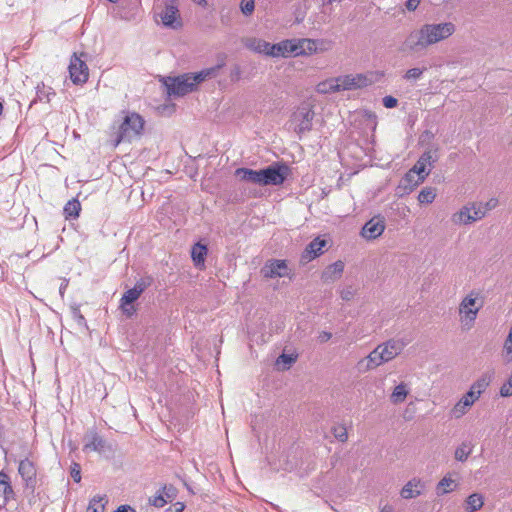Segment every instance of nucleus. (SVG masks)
Segmentation results:
<instances>
[{
	"mask_svg": "<svg viewBox=\"0 0 512 512\" xmlns=\"http://www.w3.org/2000/svg\"><path fill=\"white\" fill-rule=\"evenodd\" d=\"M455 32L451 22L424 24L420 29L412 31L405 39L404 49L420 52L427 47L449 38Z\"/></svg>",
	"mask_w": 512,
	"mask_h": 512,
	"instance_id": "obj_1",
	"label": "nucleus"
},
{
	"mask_svg": "<svg viewBox=\"0 0 512 512\" xmlns=\"http://www.w3.org/2000/svg\"><path fill=\"white\" fill-rule=\"evenodd\" d=\"M290 172V167L286 163L274 162L260 170L238 168L235 175L243 181L261 186H279L285 182Z\"/></svg>",
	"mask_w": 512,
	"mask_h": 512,
	"instance_id": "obj_2",
	"label": "nucleus"
},
{
	"mask_svg": "<svg viewBox=\"0 0 512 512\" xmlns=\"http://www.w3.org/2000/svg\"><path fill=\"white\" fill-rule=\"evenodd\" d=\"M223 63L206 68L197 73H184L176 77H167L164 85L169 96H184L197 88V85L208 78L216 77Z\"/></svg>",
	"mask_w": 512,
	"mask_h": 512,
	"instance_id": "obj_3",
	"label": "nucleus"
},
{
	"mask_svg": "<svg viewBox=\"0 0 512 512\" xmlns=\"http://www.w3.org/2000/svg\"><path fill=\"white\" fill-rule=\"evenodd\" d=\"M144 124V119L138 113L127 112L118 127L115 146L119 145L121 142H131L140 137L144 129Z\"/></svg>",
	"mask_w": 512,
	"mask_h": 512,
	"instance_id": "obj_4",
	"label": "nucleus"
},
{
	"mask_svg": "<svg viewBox=\"0 0 512 512\" xmlns=\"http://www.w3.org/2000/svg\"><path fill=\"white\" fill-rule=\"evenodd\" d=\"M372 84V79L364 74L344 75L337 77L334 84H330L329 90L338 92L344 90H354L366 87Z\"/></svg>",
	"mask_w": 512,
	"mask_h": 512,
	"instance_id": "obj_5",
	"label": "nucleus"
},
{
	"mask_svg": "<svg viewBox=\"0 0 512 512\" xmlns=\"http://www.w3.org/2000/svg\"><path fill=\"white\" fill-rule=\"evenodd\" d=\"M478 293L472 291L467 295L459 305V313L461 315V322L470 328L476 320L477 314L482 307V303L477 305Z\"/></svg>",
	"mask_w": 512,
	"mask_h": 512,
	"instance_id": "obj_6",
	"label": "nucleus"
},
{
	"mask_svg": "<svg viewBox=\"0 0 512 512\" xmlns=\"http://www.w3.org/2000/svg\"><path fill=\"white\" fill-rule=\"evenodd\" d=\"M482 218H484V211L477 207L476 202H471L455 212L451 217V221L455 225H469Z\"/></svg>",
	"mask_w": 512,
	"mask_h": 512,
	"instance_id": "obj_7",
	"label": "nucleus"
},
{
	"mask_svg": "<svg viewBox=\"0 0 512 512\" xmlns=\"http://www.w3.org/2000/svg\"><path fill=\"white\" fill-rule=\"evenodd\" d=\"M314 111L308 105H303L293 114V121L296 122L295 132L301 136L312 129Z\"/></svg>",
	"mask_w": 512,
	"mask_h": 512,
	"instance_id": "obj_8",
	"label": "nucleus"
},
{
	"mask_svg": "<svg viewBox=\"0 0 512 512\" xmlns=\"http://www.w3.org/2000/svg\"><path fill=\"white\" fill-rule=\"evenodd\" d=\"M18 473L24 482L25 488L34 492L37 484V470L34 462L28 458L22 459L18 465Z\"/></svg>",
	"mask_w": 512,
	"mask_h": 512,
	"instance_id": "obj_9",
	"label": "nucleus"
},
{
	"mask_svg": "<svg viewBox=\"0 0 512 512\" xmlns=\"http://www.w3.org/2000/svg\"><path fill=\"white\" fill-rule=\"evenodd\" d=\"M69 73L72 82L76 85L84 84L88 81L89 69L85 61L73 55L70 60Z\"/></svg>",
	"mask_w": 512,
	"mask_h": 512,
	"instance_id": "obj_10",
	"label": "nucleus"
},
{
	"mask_svg": "<svg viewBox=\"0 0 512 512\" xmlns=\"http://www.w3.org/2000/svg\"><path fill=\"white\" fill-rule=\"evenodd\" d=\"M385 230V219L378 215L365 223L361 230V236L367 240H374L382 235Z\"/></svg>",
	"mask_w": 512,
	"mask_h": 512,
	"instance_id": "obj_11",
	"label": "nucleus"
},
{
	"mask_svg": "<svg viewBox=\"0 0 512 512\" xmlns=\"http://www.w3.org/2000/svg\"><path fill=\"white\" fill-rule=\"evenodd\" d=\"M383 363H386V360L381 354V348L378 345L367 357L362 358L357 362L356 368L360 373H365L375 369Z\"/></svg>",
	"mask_w": 512,
	"mask_h": 512,
	"instance_id": "obj_12",
	"label": "nucleus"
},
{
	"mask_svg": "<svg viewBox=\"0 0 512 512\" xmlns=\"http://www.w3.org/2000/svg\"><path fill=\"white\" fill-rule=\"evenodd\" d=\"M265 278L285 277L290 274V270L285 260H268L261 270Z\"/></svg>",
	"mask_w": 512,
	"mask_h": 512,
	"instance_id": "obj_13",
	"label": "nucleus"
},
{
	"mask_svg": "<svg viewBox=\"0 0 512 512\" xmlns=\"http://www.w3.org/2000/svg\"><path fill=\"white\" fill-rule=\"evenodd\" d=\"M170 3L165 4L164 10L159 14L164 26L170 28H178L181 26L179 10L176 0H169Z\"/></svg>",
	"mask_w": 512,
	"mask_h": 512,
	"instance_id": "obj_14",
	"label": "nucleus"
},
{
	"mask_svg": "<svg viewBox=\"0 0 512 512\" xmlns=\"http://www.w3.org/2000/svg\"><path fill=\"white\" fill-rule=\"evenodd\" d=\"M425 179L415 173L414 170L410 169L400 180L397 186V194L403 196L411 193L420 183Z\"/></svg>",
	"mask_w": 512,
	"mask_h": 512,
	"instance_id": "obj_15",
	"label": "nucleus"
},
{
	"mask_svg": "<svg viewBox=\"0 0 512 512\" xmlns=\"http://www.w3.org/2000/svg\"><path fill=\"white\" fill-rule=\"evenodd\" d=\"M408 344L403 339H390L384 343L379 344L381 354L384 356L386 362L393 360L397 357Z\"/></svg>",
	"mask_w": 512,
	"mask_h": 512,
	"instance_id": "obj_16",
	"label": "nucleus"
},
{
	"mask_svg": "<svg viewBox=\"0 0 512 512\" xmlns=\"http://www.w3.org/2000/svg\"><path fill=\"white\" fill-rule=\"evenodd\" d=\"M297 56L296 39H286L270 47V57Z\"/></svg>",
	"mask_w": 512,
	"mask_h": 512,
	"instance_id": "obj_17",
	"label": "nucleus"
},
{
	"mask_svg": "<svg viewBox=\"0 0 512 512\" xmlns=\"http://www.w3.org/2000/svg\"><path fill=\"white\" fill-rule=\"evenodd\" d=\"M434 154H436V150L434 152H424L411 169L414 170L417 175L425 179L429 175L430 170L433 167V163L437 160V157L434 156Z\"/></svg>",
	"mask_w": 512,
	"mask_h": 512,
	"instance_id": "obj_18",
	"label": "nucleus"
},
{
	"mask_svg": "<svg viewBox=\"0 0 512 512\" xmlns=\"http://www.w3.org/2000/svg\"><path fill=\"white\" fill-rule=\"evenodd\" d=\"M326 241L320 239L319 237L312 240L304 249L301 254L300 262L301 264H306L313 260L314 258L320 256L322 254V249L325 247Z\"/></svg>",
	"mask_w": 512,
	"mask_h": 512,
	"instance_id": "obj_19",
	"label": "nucleus"
},
{
	"mask_svg": "<svg viewBox=\"0 0 512 512\" xmlns=\"http://www.w3.org/2000/svg\"><path fill=\"white\" fill-rule=\"evenodd\" d=\"M426 488L425 482L419 478L409 480L401 489L400 495L403 499H413L420 496Z\"/></svg>",
	"mask_w": 512,
	"mask_h": 512,
	"instance_id": "obj_20",
	"label": "nucleus"
},
{
	"mask_svg": "<svg viewBox=\"0 0 512 512\" xmlns=\"http://www.w3.org/2000/svg\"><path fill=\"white\" fill-rule=\"evenodd\" d=\"M0 496L4 499V504L15 499V492L12 488L10 477L4 471H0Z\"/></svg>",
	"mask_w": 512,
	"mask_h": 512,
	"instance_id": "obj_21",
	"label": "nucleus"
},
{
	"mask_svg": "<svg viewBox=\"0 0 512 512\" xmlns=\"http://www.w3.org/2000/svg\"><path fill=\"white\" fill-rule=\"evenodd\" d=\"M245 46L253 52L270 56L272 44L260 38H248L245 41Z\"/></svg>",
	"mask_w": 512,
	"mask_h": 512,
	"instance_id": "obj_22",
	"label": "nucleus"
},
{
	"mask_svg": "<svg viewBox=\"0 0 512 512\" xmlns=\"http://www.w3.org/2000/svg\"><path fill=\"white\" fill-rule=\"evenodd\" d=\"M344 270V263L342 261H336L329 265L322 273V279L324 282H334L341 277Z\"/></svg>",
	"mask_w": 512,
	"mask_h": 512,
	"instance_id": "obj_23",
	"label": "nucleus"
},
{
	"mask_svg": "<svg viewBox=\"0 0 512 512\" xmlns=\"http://www.w3.org/2000/svg\"><path fill=\"white\" fill-rule=\"evenodd\" d=\"M207 246L200 242L194 244L191 249V258L196 267H204L205 257L207 255Z\"/></svg>",
	"mask_w": 512,
	"mask_h": 512,
	"instance_id": "obj_24",
	"label": "nucleus"
},
{
	"mask_svg": "<svg viewBox=\"0 0 512 512\" xmlns=\"http://www.w3.org/2000/svg\"><path fill=\"white\" fill-rule=\"evenodd\" d=\"M297 56L309 55L316 51V42L312 39H296Z\"/></svg>",
	"mask_w": 512,
	"mask_h": 512,
	"instance_id": "obj_25",
	"label": "nucleus"
},
{
	"mask_svg": "<svg viewBox=\"0 0 512 512\" xmlns=\"http://www.w3.org/2000/svg\"><path fill=\"white\" fill-rule=\"evenodd\" d=\"M81 210V204L77 199H72L66 203L64 206V215L66 219L69 218H77L79 216Z\"/></svg>",
	"mask_w": 512,
	"mask_h": 512,
	"instance_id": "obj_26",
	"label": "nucleus"
},
{
	"mask_svg": "<svg viewBox=\"0 0 512 512\" xmlns=\"http://www.w3.org/2000/svg\"><path fill=\"white\" fill-rule=\"evenodd\" d=\"M408 388H407V385L405 383H400L399 385H397L392 394H391V402L394 403V404H399V403H402L405 398L407 397L408 395Z\"/></svg>",
	"mask_w": 512,
	"mask_h": 512,
	"instance_id": "obj_27",
	"label": "nucleus"
},
{
	"mask_svg": "<svg viewBox=\"0 0 512 512\" xmlns=\"http://www.w3.org/2000/svg\"><path fill=\"white\" fill-rule=\"evenodd\" d=\"M472 406V401L469 402L467 399H460L453 409L451 410L452 417L458 419L461 418L463 415H465L469 409V407Z\"/></svg>",
	"mask_w": 512,
	"mask_h": 512,
	"instance_id": "obj_28",
	"label": "nucleus"
},
{
	"mask_svg": "<svg viewBox=\"0 0 512 512\" xmlns=\"http://www.w3.org/2000/svg\"><path fill=\"white\" fill-rule=\"evenodd\" d=\"M466 510L468 512H476L483 506V497L481 494H471L466 500Z\"/></svg>",
	"mask_w": 512,
	"mask_h": 512,
	"instance_id": "obj_29",
	"label": "nucleus"
},
{
	"mask_svg": "<svg viewBox=\"0 0 512 512\" xmlns=\"http://www.w3.org/2000/svg\"><path fill=\"white\" fill-rule=\"evenodd\" d=\"M457 486L455 480L451 477L445 476L437 485V494L444 495L454 490Z\"/></svg>",
	"mask_w": 512,
	"mask_h": 512,
	"instance_id": "obj_30",
	"label": "nucleus"
},
{
	"mask_svg": "<svg viewBox=\"0 0 512 512\" xmlns=\"http://www.w3.org/2000/svg\"><path fill=\"white\" fill-rule=\"evenodd\" d=\"M436 198V189L433 187H424L418 195V201L421 204H430Z\"/></svg>",
	"mask_w": 512,
	"mask_h": 512,
	"instance_id": "obj_31",
	"label": "nucleus"
},
{
	"mask_svg": "<svg viewBox=\"0 0 512 512\" xmlns=\"http://www.w3.org/2000/svg\"><path fill=\"white\" fill-rule=\"evenodd\" d=\"M105 447V440L97 433H92L90 441L85 445V449L93 451H102Z\"/></svg>",
	"mask_w": 512,
	"mask_h": 512,
	"instance_id": "obj_32",
	"label": "nucleus"
},
{
	"mask_svg": "<svg viewBox=\"0 0 512 512\" xmlns=\"http://www.w3.org/2000/svg\"><path fill=\"white\" fill-rule=\"evenodd\" d=\"M491 381V377L488 375L481 376L476 382L472 384L470 389L476 392L479 396L486 390Z\"/></svg>",
	"mask_w": 512,
	"mask_h": 512,
	"instance_id": "obj_33",
	"label": "nucleus"
},
{
	"mask_svg": "<svg viewBox=\"0 0 512 512\" xmlns=\"http://www.w3.org/2000/svg\"><path fill=\"white\" fill-rule=\"evenodd\" d=\"M472 452V447L468 443H462L457 449L455 450V458L458 461H465L469 457V455Z\"/></svg>",
	"mask_w": 512,
	"mask_h": 512,
	"instance_id": "obj_34",
	"label": "nucleus"
},
{
	"mask_svg": "<svg viewBox=\"0 0 512 512\" xmlns=\"http://www.w3.org/2000/svg\"><path fill=\"white\" fill-rule=\"evenodd\" d=\"M104 500V497L102 496H95L90 501L87 512H103L104 511V504L102 501Z\"/></svg>",
	"mask_w": 512,
	"mask_h": 512,
	"instance_id": "obj_35",
	"label": "nucleus"
},
{
	"mask_svg": "<svg viewBox=\"0 0 512 512\" xmlns=\"http://www.w3.org/2000/svg\"><path fill=\"white\" fill-rule=\"evenodd\" d=\"M141 295L134 288L128 289L120 299L122 304H133Z\"/></svg>",
	"mask_w": 512,
	"mask_h": 512,
	"instance_id": "obj_36",
	"label": "nucleus"
},
{
	"mask_svg": "<svg viewBox=\"0 0 512 512\" xmlns=\"http://www.w3.org/2000/svg\"><path fill=\"white\" fill-rule=\"evenodd\" d=\"M426 70L425 67L423 68H411L409 70L406 71V73L404 74L403 78L407 81H417L419 80L424 71Z\"/></svg>",
	"mask_w": 512,
	"mask_h": 512,
	"instance_id": "obj_37",
	"label": "nucleus"
},
{
	"mask_svg": "<svg viewBox=\"0 0 512 512\" xmlns=\"http://www.w3.org/2000/svg\"><path fill=\"white\" fill-rule=\"evenodd\" d=\"M332 432H333L334 437L337 440H339L341 442L347 441L348 433H347L346 427H344L342 425L335 426V427H333Z\"/></svg>",
	"mask_w": 512,
	"mask_h": 512,
	"instance_id": "obj_38",
	"label": "nucleus"
},
{
	"mask_svg": "<svg viewBox=\"0 0 512 512\" xmlns=\"http://www.w3.org/2000/svg\"><path fill=\"white\" fill-rule=\"evenodd\" d=\"M497 204H498V200L495 198H491L485 203L476 202L477 207H480L481 210L484 211V217L486 216L488 211L496 208Z\"/></svg>",
	"mask_w": 512,
	"mask_h": 512,
	"instance_id": "obj_39",
	"label": "nucleus"
},
{
	"mask_svg": "<svg viewBox=\"0 0 512 512\" xmlns=\"http://www.w3.org/2000/svg\"><path fill=\"white\" fill-rule=\"evenodd\" d=\"M151 283L152 279L150 277L141 278L135 283L133 288L141 295L151 285Z\"/></svg>",
	"mask_w": 512,
	"mask_h": 512,
	"instance_id": "obj_40",
	"label": "nucleus"
},
{
	"mask_svg": "<svg viewBox=\"0 0 512 512\" xmlns=\"http://www.w3.org/2000/svg\"><path fill=\"white\" fill-rule=\"evenodd\" d=\"M240 9L244 15H251L255 9L254 0H242L240 3Z\"/></svg>",
	"mask_w": 512,
	"mask_h": 512,
	"instance_id": "obj_41",
	"label": "nucleus"
},
{
	"mask_svg": "<svg viewBox=\"0 0 512 512\" xmlns=\"http://www.w3.org/2000/svg\"><path fill=\"white\" fill-rule=\"evenodd\" d=\"M296 359H297V357L292 354L282 353L277 359V364L283 363L286 365V367H284V369H288L290 367V365L296 361Z\"/></svg>",
	"mask_w": 512,
	"mask_h": 512,
	"instance_id": "obj_42",
	"label": "nucleus"
},
{
	"mask_svg": "<svg viewBox=\"0 0 512 512\" xmlns=\"http://www.w3.org/2000/svg\"><path fill=\"white\" fill-rule=\"evenodd\" d=\"M503 357L506 362L512 361V339L506 338L503 346Z\"/></svg>",
	"mask_w": 512,
	"mask_h": 512,
	"instance_id": "obj_43",
	"label": "nucleus"
},
{
	"mask_svg": "<svg viewBox=\"0 0 512 512\" xmlns=\"http://www.w3.org/2000/svg\"><path fill=\"white\" fill-rule=\"evenodd\" d=\"M70 475L75 482L81 481V467L78 463H73L70 468Z\"/></svg>",
	"mask_w": 512,
	"mask_h": 512,
	"instance_id": "obj_44",
	"label": "nucleus"
},
{
	"mask_svg": "<svg viewBox=\"0 0 512 512\" xmlns=\"http://www.w3.org/2000/svg\"><path fill=\"white\" fill-rule=\"evenodd\" d=\"M354 296H355V289L352 286L346 287L340 292V297L344 301H350L353 299Z\"/></svg>",
	"mask_w": 512,
	"mask_h": 512,
	"instance_id": "obj_45",
	"label": "nucleus"
},
{
	"mask_svg": "<svg viewBox=\"0 0 512 512\" xmlns=\"http://www.w3.org/2000/svg\"><path fill=\"white\" fill-rule=\"evenodd\" d=\"M120 308H121L123 314L127 318H131L136 313V309H135V307L132 304H125L124 305V304H122V302H120Z\"/></svg>",
	"mask_w": 512,
	"mask_h": 512,
	"instance_id": "obj_46",
	"label": "nucleus"
},
{
	"mask_svg": "<svg viewBox=\"0 0 512 512\" xmlns=\"http://www.w3.org/2000/svg\"><path fill=\"white\" fill-rule=\"evenodd\" d=\"M149 503L157 508H162L167 502L162 494H158L149 499Z\"/></svg>",
	"mask_w": 512,
	"mask_h": 512,
	"instance_id": "obj_47",
	"label": "nucleus"
},
{
	"mask_svg": "<svg viewBox=\"0 0 512 512\" xmlns=\"http://www.w3.org/2000/svg\"><path fill=\"white\" fill-rule=\"evenodd\" d=\"M382 103H383L384 107H386V108H394L397 106L398 100L395 97L389 95V96H385L382 99Z\"/></svg>",
	"mask_w": 512,
	"mask_h": 512,
	"instance_id": "obj_48",
	"label": "nucleus"
},
{
	"mask_svg": "<svg viewBox=\"0 0 512 512\" xmlns=\"http://www.w3.org/2000/svg\"><path fill=\"white\" fill-rule=\"evenodd\" d=\"M500 395L502 397H510L512 396V386L509 383H505L500 388Z\"/></svg>",
	"mask_w": 512,
	"mask_h": 512,
	"instance_id": "obj_49",
	"label": "nucleus"
},
{
	"mask_svg": "<svg viewBox=\"0 0 512 512\" xmlns=\"http://www.w3.org/2000/svg\"><path fill=\"white\" fill-rule=\"evenodd\" d=\"M480 396L474 392L472 389H470L463 397L462 399H467L469 402L472 401V404L479 398Z\"/></svg>",
	"mask_w": 512,
	"mask_h": 512,
	"instance_id": "obj_50",
	"label": "nucleus"
},
{
	"mask_svg": "<svg viewBox=\"0 0 512 512\" xmlns=\"http://www.w3.org/2000/svg\"><path fill=\"white\" fill-rule=\"evenodd\" d=\"M240 76H241V69L239 66H235L232 70H231V73H230V78L232 81H238L240 79Z\"/></svg>",
	"mask_w": 512,
	"mask_h": 512,
	"instance_id": "obj_51",
	"label": "nucleus"
},
{
	"mask_svg": "<svg viewBox=\"0 0 512 512\" xmlns=\"http://www.w3.org/2000/svg\"><path fill=\"white\" fill-rule=\"evenodd\" d=\"M331 337H332V333H330L328 331H322L318 335V341L321 343H325V342L329 341L331 339Z\"/></svg>",
	"mask_w": 512,
	"mask_h": 512,
	"instance_id": "obj_52",
	"label": "nucleus"
},
{
	"mask_svg": "<svg viewBox=\"0 0 512 512\" xmlns=\"http://www.w3.org/2000/svg\"><path fill=\"white\" fill-rule=\"evenodd\" d=\"M421 0H407L406 1V8L409 11H414L417 9L418 5L420 4Z\"/></svg>",
	"mask_w": 512,
	"mask_h": 512,
	"instance_id": "obj_53",
	"label": "nucleus"
},
{
	"mask_svg": "<svg viewBox=\"0 0 512 512\" xmlns=\"http://www.w3.org/2000/svg\"><path fill=\"white\" fill-rule=\"evenodd\" d=\"M115 512H135V510H134V509H132V508H131L130 506H128V505H124V506L119 507V508H118V510H117V511H115Z\"/></svg>",
	"mask_w": 512,
	"mask_h": 512,
	"instance_id": "obj_54",
	"label": "nucleus"
},
{
	"mask_svg": "<svg viewBox=\"0 0 512 512\" xmlns=\"http://www.w3.org/2000/svg\"><path fill=\"white\" fill-rule=\"evenodd\" d=\"M381 512H392V509H391V507H387V506H386V507H384V508L381 510Z\"/></svg>",
	"mask_w": 512,
	"mask_h": 512,
	"instance_id": "obj_55",
	"label": "nucleus"
},
{
	"mask_svg": "<svg viewBox=\"0 0 512 512\" xmlns=\"http://www.w3.org/2000/svg\"><path fill=\"white\" fill-rule=\"evenodd\" d=\"M84 320H85V319H84V317H83L81 314H79V315H78V321H79V322H82V321H84Z\"/></svg>",
	"mask_w": 512,
	"mask_h": 512,
	"instance_id": "obj_56",
	"label": "nucleus"
},
{
	"mask_svg": "<svg viewBox=\"0 0 512 512\" xmlns=\"http://www.w3.org/2000/svg\"><path fill=\"white\" fill-rule=\"evenodd\" d=\"M508 338L512 339V325L510 327V330H509V334L507 336Z\"/></svg>",
	"mask_w": 512,
	"mask_h": 512,
	"instance_id": "obj_57",
	"label": "nucleus"
},
{
	"mask_svg": "<svg viewBox=\"0 0 512 512\" xmlns=\"http://www.w3.org/2000/svg\"><path fill=\"white\" fill-rule=\"evenodd\" d=\"M507 383H509V384H510V386H512V374L510 375V377H509V379H508Z\"/></svg>",
	"mask_w": 512,
	"mask_h": 512,
	"instance_id": "obj_58",
	"label": "nucleus"
},
{
	"mask_svg": "<svg viewBox=\"0 0 512 512\" xmlns=\"http://www.w3.org/2000/svg\"><path fill=\"white\" fill-rule=\"evenodd\" d=\"M221 22H222V23H225V20H224V17H223V16L221 17Z\"/></svg>",
	"mask_w": 512,
	"mask_h": 512,
	"instance_id": "obj_59",
	"label": "nucleus"
},
{
	"mask_svg": "<svg viewBox=\"0 0 512 512\" xmlns=\"http://www.w3.org/2000/svg\"><path fill=\"white\" fill-rule=\"evenodd\" d=\"M323 2H327V3H329V0H323Z\"/></svg>",
	"mask_w": 512,
	"mask_h": 512,
	"instance_id": "obj_60",
	"label": "nucleus"
}]
</instances>
